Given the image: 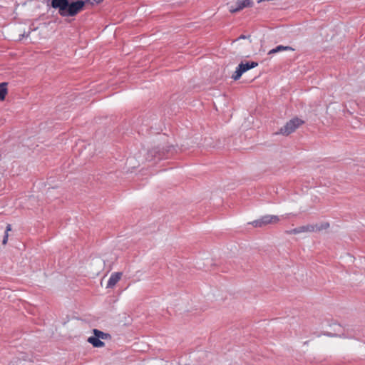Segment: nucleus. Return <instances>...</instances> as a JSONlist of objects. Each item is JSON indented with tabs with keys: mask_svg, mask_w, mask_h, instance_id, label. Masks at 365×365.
Here are the masks:
<instances>
[{
	"mask_svg": "<svg viewBox=\"0 0 365 365\" xmlns=\"http://www.w3.org/2000/svg\"><path fill=\"white\" fill-rule=\"evenodd\" d=\"M283 51H294V49L291 46H282V45H279V46H276L275 48L271 49L268 52V54L272 55V54H274V53H277L278 52H281Z\"/></svg>",
	"mask_w": 365,
	"mask_h": 365,
	"instance_id": "9d476101",
	"label": "nucleus"
},
{
	"mask_svg": "<svg viewBox=\"0 0 365 365\" xmlns=\"http://www.w3.org/2000/svg\"><path fill=\"white\" fill-rule=\"evenodd\" d=\"M315 226V231H321L323 230H326L329 227V224L328 222H324L320 225H314Z\"/></svg>",
	"mask_w": 365,
	"mask_h": 365,
	"instance_id": "dca6fc26",
	"label": "nucleus"
},
{
	"mask_svg": "<svg viewBox=\"0 0 365 365\" xmlns=\"http://www.w3.org/2000/svg\"><path fill=\"white\" fill-rule=\"evenodd\" d=\"M344 331L343 333H346L347 332V329H349V333L351 334H354V336L352 338V339H354L356 337V336L357 335V332L356 331L353 329V328H349V327H347V328H344Z\"/></svg>",
	"mask_w": 365,
	"mask_h": 365,
	"instance_id": "f3484780",
	"label": "nucleus"
},
{
	"mask_svg": "<svg viewBox=\"0 0 365 365\" xmlns=\"http://www.w3.org/2000/svg\"><path fill=\"white\" fill-rule=\"evenodd\" d=\"M324 335H326V336H330V337H341V338H347V339H351L354 336V334H351L349 333V329H347L346 333H342L341 334H333L331 332H324Z\"/></svg>",
	"mask_w": 365,
	"mask_h": 365,
	"instance_id": "9b49d317",
	"label": "nucleus"
},
{
	"mask_svg": "<svg viewBox=\"0 0 365 365\" xmlns=\"http://www.w3.org/2000/svg\"><path fill=\"white\" fill-rule=\"evenodd\" d=\"M7 86V82L0 83V101H4L5 99V97L8 93Z\"/></svg>",
	"mask_w": 365,
	"mask_h": 365,
	"instance_id": "f8f14e48",
	"label": "nucleus"
},
{
	"mask_svg": "<svg viewBox=\"0 0 365 365\" xmlns=\"http://www.w3.org/2000/svg\"><path fill=\"white\" fill-rule=\"evenodd\" d=\"M258 66L256 61H242L236 68V71L232 76V78L235 81L239 80L242 75L250 69L254 68Z\"/></svg>",
	"mask_w": 365,
	"mask_h": 365,
	"instance_id": "20e7f679",
	"label": "nucleus"
},
{
	"mask_svg": "<svg viewBox=\"0 0 365 365\" xmlns=\"http://www.w3.org/2000/svg\"><path fill=\"white\" fill-rule=\"evenodd\" d=\"M279 221L277 215H267L252 221L250 224L255 227H262L267 225L276 224Z\"/></svg>",
	"mask_w": 365,
	"mask_h": 365,
	"instance_id": "39448f33",
	"label": "nucleus"
},
{
	"mask_svg": "<svg viewBox=\"0 0 365 365\" xmlns=\"http://www.w3.org/2000/svg\"><path fill=\"white\" fill-rule=\"evenodd\" d=\"M299 234L302 232H312L315 231V226L314 225H307L297 227Z\"/></svg>",
	"mask_w": 365,
	"mask_h": 365,
	"instance_id": "4468645a",
	"label": "nucleus"
},
{
	"mask_svg": "<svg viewBox=\"0 0 365 365\" xmlns=\"http://www.w3.org/2000/svg\"><path fill=\"white\" fill-rule=\"evenodd\" d=\"M30 34V32H28L27 34H26L25 32L22 34H20L19 35V41H21L22 40L24 37H28Z\"/></svg>",
	"mask_w": 365,
	"mask_h": 365,
	"instance_id": "6ab92c4d",
	"label": "nucleus"
},
{
	"mask_svg": "<svg viewBox=\"0 0 365 365\" xmlns=\"http://www.w3.org/2000/svg\"><path fill=\"white\" fill-rule=\"evenodd\" d=\"M11 225L10 224H8L6 227L5 234H4L3 240H2L3 245H6L7 243L8 237H9L8 232L11 231Z\"/></svg>",
	"mask_w": 365,
	"mask_h": 365,
	"instance_id": "2eb2a0df",
	"label": "nucleus"
},
{
	"mask_svg": "<svg viewBox=\"0 0 365 365\" xmlns=\"http://www.w3.org/2000/svg\"><path fill=\"white\" fill-rule=\"evenodd\" d=\"M176 152L175 148L172 145H163L153 147L148 150L146 160L148 161H156L170 158Z\"/></svg>",
	"mask_w": 365,
	"mask_h": 365,
	"instance_id": "f257e3e1",
	"label": "nucleus"
},
{
	"mask_svg": "<svg viewBox=\"0 0 365 365\" xmlns=\"http://www.w3.org/2000/svg\"><path fill=\"white\" fill-rule=\"evenodd\" d=\"M303 123H304L303 120L294 117L287 122L286 124L280 128L279 133L283 135H288L295 131V130Z\"/></svg>",
	"mask_w": 365,
	"mask_h": 365,
	"instance_id": "7ed1b4c3",
	"label": "nucleus"
},
{
	"mask_svg": "<svg viewBox=\"0 0 365 365\" xmlns=\"http://www.w3.org/2000/svg\"><path fill=\"white\" fill-rule=\"evenodd\" d=\"M122 277V272H113L111 274L108 283H107V288H113L118 282L120 279Z\"/></svg>",
	"mask_w": 365,
	"mask_h": 365,
	"instance_id": "6e6552de",
	"label": "nucleus"
},
{
	"mask_svg": "<svg viewBox=\"0 0 365 365\" xmlns=\"http://www.w3.org/2000/svg\"><path fill=\"white\" fill-rule=\"evenodd\" d=\"M286 233L288 235H297L299 234V230L297 227H296L294 229L286 231Z\"/></svg>",
	"mask_w": 365,
	"mask_h": 365,
	"instance_id": "a211bd4d",
	"label": "nucleus"
},
{
	"mask_svg": "<svg viewBox=\"0 0 365 365\" xmlns=\"http://www.w3.org/2000/svg\"><path fill=\"white\" fill-rule=\"evenodd\" d=\"M103 1L104 0H77L76 2L71 5V9H73L75 11L81 12L85 9L86 4L94 6L95 4L102 3Z\"/></svg>",
	"mask_w": 365,
	"mask_h": 365,
	"instance_id": "423d86ee",
	"label": "nucleus"
},
{
	"mask_svg": "<svg viewBox=\"0 0 365 365\" xmlns=\"http://www.w3.org/2000/svg\"><path fill=\"white\" fill-rule=\"evenodd\" d=\"M252 5L253 2L252 0H237L235 5H231L229 9L231 13H236L242 10L244 8L251 7Z\"/></svg>",
	"mask_w": 365,
	"mask_h": 365,
	"instance_id": "0eeeda50",
	"label": "nucleus"
},
{
	"mask_svg": "<svg viewBox=\"0 0 365 365\" xmlns=\"http://www.w3.org/2000/svg\"><path fill=\"white\" fill-rule=\"evenodd\" d=\"M250 36H245L244 34L240 35L235 41L240 40V39H247L250 38Z\"/></svg>",
	"mask_w": 365,
	"mask_h": 365,
	"instance_id": "aec40b11",
	"label": "nucleus"
},
{
	"mask_svg": "<svg viewBox=\"0 0 365 365\" xmlns=\"http://www.w3.org/2000/svg\"><path fill=\"white\" fill-rule=\"evenodd\" d=\"M76 1L77 0H51L49 6L54 9H58V14L62 17H74L80 12L71 9V5Z\"/></svg>",
	"mask_w": 365,
	"mask_h": 365,
	"instance_id": "f03ea898",
	"label": "nucleus"
},
{
	"mask_svg": "<svg viewBox=\"0 0 365 365\" xmlns=\"http://www.w3.org/2000/svg\"><path fill=\"white\" fill-rule=\"evenodd\" d=\"M93 333L94 335H96V336H98L100 339H110L111 336L108 333H105L99 329H93Z\"/></svg>",
	"mask_w": 365,
	"mask_h": 365,
	"instance_id": "ddd939ff",
	"label": "nucleus"
},
{
	"mask_svg": "<svg viewBox=\"0 0 365 365\" xmlns=\"http://www.w3.org/2000/svg\"><path fill=\"white\" fill-rule=\"evenodd\" d=\"M87 341L96 348L103 347L105 346V343L102 341L98 336L94 334L93 336H89Z\"/></svg>",
	"mask_w": 365,
	"mask_h": 365,
	"instance_id": "1a4fd4ad",
	"label": "nucleus"
}]
</instances>
